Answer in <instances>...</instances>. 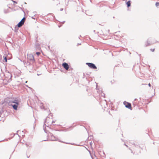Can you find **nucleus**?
<instances>
[{
    "instance_id": "f257e3e1",
    "label": "nucleus",
    "mask_w": 159,
    "mask_h": 159,
    "mask_svg": "<svg viewBox=\"0 0 159 159\" xmlns=\"http://www.w3.org/2000/svg\"><path fill=\"white\" fill-rule=\"evenodd\" d=\"M48 137L49 138L51 137L50 139L52 141H58L62 143H63L67 144H71L72 145H75L76 144L74 143H67V142H65L62 141H61V140L57 138H56V137L54 136L53 134H52V133L49 132L48 133Z\"/></svg>"
},
{
    "instance_id": "f03ea898",
    "label": "nucleus",
    "mask_w": 159,
    "mask_h": 159,
    "mask_svg": "<svg viewBox=\"0 0 159 159\" xmlns=\"http://www.w3.org/2000/svg\"><path fill=\"white\" fill-rule=\"evenodd\" d=\"M11 103H14V104H11V106H12L13 108L15 110H17L18 105L19 104V101L17 98H15L14 100H11Z\"/></svg>"
},
{
    "instance_id": "7ed1b4c3",
    "label": "nucleus",
    "mask_w": 159,
    "mask_h": 159,
    "mask_svg": "<svg viewBox=\"0 0 159 159\" xmlns=\"http://www.w3.org/2000/svg\"><path fill=\"white\" fill-rule=\"evenodd\" d=\"M49 119V118H47L45 120V122L46 123H47L48 124V125H47L46 124H45L43 125V129L44 131V132L47 133V131L46 127H47L48 128H49L48 125H51L53 122H54L53 121H51V120L49 122L48 121V120Z\"/></svg>"
},
{
    "instance_id": "20e7f679",
    "label": "nucleus",
    "mask_w": 159,
    "mask_h": 159,
    "mask_svg": "<svg viewBox=\"0 0 159 159\" xmlns=\"http://www.w3.org/2000/svg\"><path fill=\"white\" fill-rule=\"evenodd\" d=\"M2 105H4L5 106L8 105L10 106V98L7 97L5 98L4 100L1 101V102Z\"/></svg>"
},
{
    "instance_id": "39448f33",
    "label": "nucleus",
    "mask_w": 159,
    "mask_h": 159,
    "mask_svg": "<svg viewBox=\"0 0 159 159\" xmlns=\"http://www.w3.org/2000/svg\"><path fill=\"white\" fill-rule=\"evenodd\" d=\"M27 59L30 63H33L35 61V60L33 55L32 54H28L27 56Z\"/></svg>"
},
{
    "instance_id": "423d86ee",
    "label": "nucleus",
    "mask_w": 159,
    "mask_h": 159,
    "mask_svg": "<svg viewBox=\"0 0 159 159\" xmlns=\"http://www.w3.org/2000/svg\"><path fill=\"white\" fill-rule=\"evenodd\" d=\"M86 64L91 68L93 69H96L97 68L95 64L93 63L87 62L86 63Z\"/></svg>"
},
{
    "instance_id": "0eeeda50",
    "label": "nucleus",
    "mask_w": 159,
    "mask_h": 159,
    "mask_svg": "<svg viewBox=\"0 0 159 159\" xmlns=\"http://www.w3.org/2000/svg\"><path fill=\"white\" fill-rule=\"evenodd\" d=\"M25 19V18L24 17L17 24V26H18V27H21L24 24Z\"/></svg>"
},
{
    "instance_id": "6e6552de",
    "label": "nucleus",
    "mask_w": 159,
    "mask_h": 159,
    "mask_svg": "<svg viewBox=\"0 0 159 159\" xmlns=\"http://www.w3.org/2000/svg\"><path fill=\"white\" fill-rule=\"evenodd\" d=\"M10 4L7 5L4 8V12L5 14H7L9 12V9L10 8Z\"/></svg>"
},
{
    "instance_id": "1a4fd4ad",
    "label": "nucleus",
    "mask_w": 159,
    "mask_h": 159,
    "mask_svg": "<svg viewBox=\"0 0 159 159\" xmlns=\"http://www.w3.org/2000/svg\"><path fill=\"white\" fill-rule=\"evenodd\" d=\"M124 104L125 106L126 107L129 108V109H131V104L130 103L126 102L125 101L124 102Z\"/></svg>"
},
{
    "instance_id": "9d476101",
    "label": "nucleus",
    "mask_w": 159,
    "mask_h": 159,
    "mask_svg": "<svg viewBox=\"0 0 159 159\" xmlns=\"http://www.w3.org/2000/svg\"><path fill=\"white\" fill-rule=\"evenodd\" d=\"M62 66L66 70H68L69 68V66L68 64L64 62L62 64Z\"/></svg>"
},
{
    "instance_id": "9b49d317",
    "label": "nucleus",
    "mask_w": 159,
    "mask_h": 159,
    "mask_svg": "<svg viewBox=\"0 0 159 159\" xmlns=\"http://www.w3.org/2000/svg\"><path fill=\"white\" fill-rule=\"evenodd\" d=\"M7 55H4L3 56V59H2V60H3V61H2V62H7V59H8L9 60H10V58L7 59Z\"/></svg>"
},
{
    "instance_id": "f8f14e48",
    "label": "nucleus",
    "mask_w": 159,
    "mask_h": 159,
    "mask_svg": "<svg viewBox=\"0 0 159 159\" xmlns=\"http://www.w3.org/2000/svg\"><path fill=\"white\" fill-rule=\"evenodd\" d=\"M126 4L127 5V7H129L131 5V2L130 1H128L127 3Z\"/></svg>"
},
{
    "instance_id": "ddd939ff",
    "label": "nucleus",
    "mask_w": 159,
    "mask_h": 159,
    "mask_svg": "<svg viewBox=\"0 0 159 159\" xmlns=\"http://www.w3.org/2000/svg\"><path fill=\"white\" fill-rule=\"evenodd\" d=\"M19 27H18V26H17V25L15 27V30H14L15 31V32H16L18 30V28Z\"/></svg>"
},
{
    "instance_id": "4468645a",
    "label": "nucleus",
    "mask_w": 159,
    "mask_h": 159,
    "mask_svg": "<svg viewBox=\"0 0 159 159\" xmlns=\"http://www.w3.org/2000/svg\"><path fill=\"white\" fill-rule=\"evenodd\" d=\"M2 61H3V60L2 59V55L0 54V62H2Z\"/></svg>"
},
{
    "instance_id": "2eb2a0df",
    "label": "nucleus",
    "mask_w": 159,
    "mask_h": 159,
    "mask_svg": "<svg viewBox=\"0 0 159 159\" xmlns=\"http://www.w3.org/2000/svg\"><path fill=\"white\" fill-rule=\"evenodd\" d=\"M36 48L39 49V44H36Z\"/></svg>"
},
{
    "instance_id": "dca6fc26",
    "label": "nucleus",
    "mask_w": 159,
    "mask_h": 159,
    "mask_svg": "<svg viewBox=\"0 0 159 159\" xmlns=\"http://www.w3.org/2000/svg\"><path fill=\"white\" fill-rule=\"evenodd\" d=\"M152 44V43H149L148 41L147 42V43L145 44V45L146 46H149V45H150L151 44Z\"/></svg>"
},
{
    "instance_id": "f3484780",
    "label": "nucleus",
    "mask_w": 159,
    "mask_h": 159,
    "mask_svg": "<svg viewBox=\"0 0 159 159\" xmlns=\"http://www.w3.org/2000/svg\"><path fill=\"white\" fill-rule=\"evenodd\" d=\"M156 7H158L159 6V2H157L156 3Z\"/></svg>"
},
{
    "instance_id": "a211bd4d",
    "label": "nucleus",
    "mask_w": 159,
    "mask_h": 159,
    "mask_svg": "<svg viewBox=\"0 0 159 159\" xmlns=\"http://www.w3.org/2000/svg\"><path fill=\"white\" fill-rule=\"evenodd\" d=\"M7 139H3V140L0 141V142H1L2 141H7Z\"/></svg>"
},
{
    "instance_id": "6ab92c4d",
    "label": "nucleus",
    "mask_w": 159,
    "mask_h": 159,
    "mask_svg": "<svg viewBox=\"0 0 159 159\" xmlns=\"http://www.w3.org/2000/svg\"><path fill=\"white\" fill-rule=\"evenodd\" d=\"M36 54L38 55H39V54H40V53L39 52H36Z\"/></svg>"
},
{
    "instance_id": "aec40b11",
    "label": "nucleus",
    "mask_w": 159,
    "mask_h": 159,
    "mask_svg": "<svg viewBox=\"0 0 159 159\" xmlns=\"http://www.w3.org/2000/svg\"><path fill=\"white\" fill-rule=\"evenodd\" d=\"M151 51L153 52L154 51V49H151Z\"/></svg>"
},
{
    "instance_id": "412c9836",
    "label": "nucleus",
    "mask_w": 159,
    "mask_h": 159,
    "mask_svg": "<svg viewBox=\"0 0 159 159\" xmlns=\"http://www.w3.org/2000/svg\"><path fill=\"white\" fill-rule=\"evenodd\" d=\"M129 149L131 150V153H133V154H134V153H133V151H132V150H131V149Z\"/></svg>"
},
{
    "instance_id": "4be33fe9",
    "label": "nucleus",
    "mask_w": 159,
    "mask_h": 159,
    "mask_svg": "<svg viewBox=\"0 0 159 159\" xmlns=\"http://www.w3.org/2000/svg\"><path fill=\"white\" fill-rule=\"evenodd\" d=\"M148 85L149 86V87H151V84H150V83H149V84H148Z\"/></svg>"
},
{
    "instance_id": "5701e85b",
    "label": "nucleus",
    "mask_w": 159,
    "mask_h": 159,
    "mask_svg": "<svg viewBox=\"0 0 159 159\" xmlns=\"http://www.w3.org/2000/svg\"><path fill=\"white\" fill-rule=\"evenodd\" d=\"M12 150L13 151V152H14V150H15V148H14L12 149Z\"/></svg>"
},
{
    "instance_id": "b1692460",
    "label": "nucleus",
    "mask_w": 159,
    "mask_h": 159,
    "mask_svg": "<svg viewBox=\"0 0 159 159\" xmlns=\"http://www.w3.org/2000/svg\"><path fill=\"white\" fill-rule=\"evenodd\" d=\"M63 8H61L60 9V11H62L63 10Z\"/></svg>"
},
{
    "instance_id": "393cba45",
    "label": "nucleus",
    "mask_w": 159,
    "mask_h": 159,
    "mask_svg": "<svg viewBox=\"0 0 159 159\" xmlns=\"http://www.w3.org/2000/svg\"><path fill=\"white\" fill-rule=\"evenodd\" d=\"M25 86H26V87H28L29 88H30V87H28V85H25Z\"/></svg>"
},
{
    "instance_id": "a878e982",
    "label": "nucleus",
    "mask_w": 159,
    "mask_h": 159,
    "mask_svg": "<svg viewBox=\"0 0 159 159\" xmlns=\"http://www.w3.org/2000/svg\"><path fill=\"white\" fill-rule=\"evenodd\" d=\"M125 145L127 147H128V146L126 145L125 144Z\"/></svg>"
},
{
    "instance_id": "bb28decb",
    "label": "nucleus",
    "mask_w": 159,
    "mask_h": 159,
    "mask_svg": "<svg viewBox=\"0 0 159 159\" xmlns=\"http://www.w3.org/2000/svg\"><path fill=\"white\" fill-rule=\"evenodd\" d=\"M78 45H81V43H78Z\"/></svg>"
},
{
    "instance_id": "cd10ccee",
    "label": "nucleus",
    "mask_w": 159,
    "mask_h": 159,
    "mask_svg": "<svg viewBox=\"0 0 159 159\" xmlns=\"http://www.w3.org/2000/svg\"><path fill=\"white\" fill-rule=\"evenodd\" d=\"M80 37H81V35H80V37H79V38L80 39Z\"/></svg>"
},
{
    "instance_id": "c85d7f7f",
    "label": "nucleus",
    "mask_w": 159,
    "mask_h": 159,
    "mask_svg": "<svg viewBox=\"0 0 159 159\" xmlns=\"http://www.w3.org/2000/svg\"><path fill=\"white\" fill-rule=\"evenodd\" d=\"M134 144V145L135 146H136V145L135 144Z\"/></svg>"
},
{
    "instance_id": "c756f323",
    "label": "nucleus",
    "mask_w": 159,
    "mask_h": 159,
    "mask_svg": "<svg viewBox=\"0 0 159 159\" xmlns=\"http://www.w3.org/2000/svg\"><path fill=\"white\" fill-rule=\"evenodd\" d=\"M27 82H28L27 81H25V83H27Z\"/></svg>"
},
{
    "instance_id": "7c9ffc66",
    "label": "nucleus",
    "mask_w": 159,
    "mask_h": 159,
    "mask_svg": "<svg viewBox=\"0 0 159 159\" xmlns=\"http://www.w3.org/2000/svg\"><path fill=\"white\" fill-rule=\"evenodd\" d=\"M136 99H136V98H135V99H134V100H135H135H136Z\"/></svg>"
},
{
    "instance_id": "2f4dec72",
    "label": "nucleus",
    "mask_w": 159,
    "mask_h": 159,
    "mask_svg": "<svg viewBox=\"0 0 159 159\" xmlns=\"http://www.w3.org/2000/svg\"><path fill=\"white\" fill-rule=\"evenodd\" d=\"M11 77H10L11 78Z\"/></svg>"
},
{
    "instance_id": "473e14b6",
    "label": "nucleus",
    "mask_w": 159,
    "mask_h": 159,
    "mask_svg": "<svg viewBox=\"0 0 159 159\" xmlns=\"http://www.w3.org/2000/svg\"><path fill=\"white\" fill-rule=\"evenodd\" d=\"M9 159H10V158H9Z\"/></svg>"
}]
</instances>
